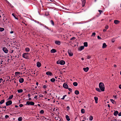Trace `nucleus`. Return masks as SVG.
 Masks as SVG:
<instances>
[{"label":"nucleus","mask_w":121,"mask_h":121,"mask_svg":"<svg viewBox=\"0 0 121 121\" xmlns=\"http://www.w3.org/2000/svg\"><path fill=\"white\" fill-rule=\"evenodd\" d=\"M94 99L95 100V102L96 103H98V98L97 97L95 96L94 97Z\"/></svg>","instance_id":"nucleus-19"},{"label":"nucleus","mask_w":121,"mask_h":121,"mask_svg":"<svg viewBox=\"0 0 121 121\" xmlns=\"http://www.w3.org/2000/svg\"><path fill=\"white\" fill-rule=\"evenodd\" d=\"M19 106L20 107H22L23 106V105L22 104H20L19 105Z\"/></svg>","instance_id":"nucleus-51"},{"label":"nucleus","mask_w":121,"mask_h":121,"mask_svg":"<svg viewBox=\"0 0 121 121\" xmlns=\"http://www.w3.org/2000/svg\"><path fill=\"white\" fill-rule=\"evenodd\" d=\"M4 99H3L0 102V104H3L4 102Z\"/></svg>","instance_id":"nucleus-33"},{"label":"nucleus","mask_w":121,"mask_h":121,"mask_svg":"<svg viewBox=\"0 0 121 121\" xmlns=\"http://www.w3.org/2000/svg\"><path fill=\"white\" fill-rule=\"evenodd\" d=\"M60 61L58 60L57 61L56 63L57 64H60Z\"/></svg>","instance_id":"nucleus-44"},{"label":"nucleus","mask_w":121,"mask_h":121,"mask_svg":"<svg viewBox=\"0 0 121 121\" xmlns=\"http://www.w3.org/2000/svg\"><path fill=\"white\" fill-rule=\"evenodd\" d=\"M34 98L36 99H37V96L36 95L34 97Z\"/></svg>","instance_id":"nucleus-56"},{"label":"nucleus","mask_w":121,"mask_h":121,"mask_svg":"<svg viewBox=\"0 0 121 121\" xmlns=\"http://www.w3.org/2000/svg\"><path fill=\"white\" fill-rule=\"evenodd\" d=\"M13 97V95H11L9 96V98H8L10 100Z\"/></svg>","instance_id":"nucleus-26"},{"label":"nucleus","mask_w":121,"mask_h":121,"mask_svg":"<svg viewBox=\"0 0 121 121\" xmlns=\"http://www.w3.org/2000/svg\"><path fill=\"white\" fill-rule=\"evenodd\" d=\"M84 48V47L83 46H81L80 48H78V50L79 51H81L83 50Z\"/></svg>","instance_id":"nucleus-11"},{"label":"nucleus","mask_w":121,"mask_h":121,"mask_svg":"<svg viewBox=\"0 0 121 121\" xmlns=\"http://www.w3.org/2000/svg\"><path fill=\"white\" fill-rule=\"evenodd\" d=\"M84 47H87L88 46L87 43L86 42H85L84 43Z\"/></svg>","instance_id":"nucleus-27"},{"label":"nucleus","mask_w":121,"mask_h":121,"mask_svg":"<svg viewBox=\"0 0 121 121\" xmlns=\"http://www.w3.org/2000/svg\"><path fill=\"white\" fill-rule=\"evenodd\" d=\"M12 15L14 17H15L16 16H15V14L14 13H13L12 14Z\"/></svg>","instance_id":"nucleus-57"},{"label":"nucleus","mask_w":121,"mask_h":121,"mask_svg":"<svg viewBox=\"0 0 121 121\" xmlns=\"http://www.w3.org/2000/svg\"><path fill=\"white\" fill-rule=\"evenodd\" d=\"M93 117L92 116H90L89 117V120L91 121H92L93 120Z\"/></svg>","instance_id":"nucleus-28"},{"label":"nucleus","mask_w":121,"mask_h":121,"mask_svg":"<svg viewBox=\"0 0 121 121\" xmlns=\"http://www.w3.org/2000/svg\"><path fill=\"white\" fill-rule=\"evenodd\" d=\"M40 113L41 114H43L44 113V111L43 110H41L40 111Z\"/></svg>","instance_id":"nucleus-39"},{"label":"nucleus","mask_w":121,"mask_h":121,"mask_svg":"<svg viewBox=\"0 0 121 121\" xmlns=\"http://www.w3.org/2000/svg\"><path fill=\"white\" fill-rule=\"evenodd\" d=\"M47 87L45 85H43V88L44 89L46 88H47Z\"/></svg>","instance_id":"nucleus-49"},{"label":"nucleus","mask_w":121,"mask_h":121,"mask_svg":"<svg viewBox=\"0 0 121 121\" xmlns=\"http://www.w3.org/2000/svg\"><path fill=\"white\" fill-rule=\"evenodd\" d=\"M73 85L74 86H76L78 85V83L76 82H74L73 83Z\"/></svg>","instance_id":"nucleus-23"},{"label":"nucleus","mask_w":121,"mask_h":121,"mask_svg":"<svg viewBox=\"0 0 121 121\" xmlns=\"http://www.w3.org/2000/svg\"><path fill=\"white\" fill-rule=\"evenodd\" d=\"M91 57L90 56H87V59H90L91 58Z\"/></svg>","instance_id":"nucleus-46"},{"label":"nucleus","mask_w":121,"mask_h":121,"mask_svg":"<svg viewBox=\"0 0 121 121\" xmlns=\"http://www.w3.org/2000/svg\"><path fill=\"white\" fill-rule=\"evenodd\" d=\"M99 88L101 91H104L105 87L103 83L102 82H100L99 84Z\"/></svg>","instance_id":"nucleus-1"},{"label":"nucleus","mask_w":121,"mask_h":121,"mask_svg":"<svg viewBox=\"0 0 121 121\" xmlns=\"http://www.w3.org/2000/svg\"><path fill=\"white\" fill-rule=\"evenodd\" d=\"M35 103L32 101H27L26 102V104L25 105H34Z\"/></svg>","instance_id":"nucleus-3"},{"label":"nucleus","mask_w":121,"mask_h":121,"mask_svg":"<svg viewBox=\"0 0 121 121\" xmlns=\"http://www.w3.org/2000/svg\"><path fill=\"white\" fill-rule=\"evenodd\" d=\"M46 74L47 75H49L51 76L52 75V73L50 71H48L46 72Z\"/></svg>","instance_id":"nucleus-18"},{"label":"nucleus","mask_w":121,"mask_h":121,"mask_svg":"<svg viewBox=\"0 0 121 121\" xmlns=\"http://www.w3.org/2000/svg\"><path fill=\"white\" fill-rule=\"evenodd\" d=\"M56 52V50L54 49H52L51 51L50 52L51 53H55Z\"/></svg>","instance_id":"nucleus-17"},{"label":"nucleus","mask_w":121,"mask_h":121,"mask_svg":"<svg viewBox=\"0 0 121 121\" xmlns=\"http://www.w3.org/2000/svg\"><path fill=\"white\" fill-rule=\"evenodd\" d=\"M89 68L88 67L84 68H83V70L85 72H87L89 70Z\"/></svg>","instance_id":"nucleus-10"},{"label":"nucleus","mask_w":121,"mask_h":121,"mask_svg":"<svg viewBox=\"0 0 121 121\" xmlns=\"http://www.w3.org/2000/svg\"><path fill=\"white\" fill-rule=\"evenodd\" d=\"M67 110V111L69 110V106H67L66 107Z\"/></svg>","instance_id":"nucleus-47"},{"label":"nucleus","mask_w":121,"mask_h":121,"mask_svg":"<svg viewBox=\"0 0 121 121\" xmlns=\"http://www.w3.org/2000/svg\"><path fill=\"white\" fill-rule=\"evenodd\" d=\"M66 96V95H64L63 97V98H61V99H64L65 97Z\"/></svg>","instance_id":"nucleus-41"},{"label":"nucleus","mask_w":121,"mask_h":121,"mask_svg":"<svg viewBox=\"0 0 121 121\" xmlns=\"http://www.w3.org/2000/svg\"><path fill=\"white\" fill-rule=\"evenodd\" d=\"M5 117L6 118H8L9 117V116L8 115H6L5 116Z\"/></svg>","instance_id":"nucleus-50"},{"label":"nucleus","mask_w":121,"mask_h":121,"mask_svg":"<svg viewBox=\"0 0 121 121\" xmlns=\"http://www.w3.org/2000/svg\"><path fill=\"white\" fill-rule=\"evenodd\" d=\"M44 27H45L47 29L49 30L48 27L46 26L45 25Z\"/></svg>","instance_id":"nucleus-54"},{"label":"nucleus","mask_w":121,"mask_h":121,"mask_svg":"<svg viewBox=\"0 0 121 121\" xmlns=\"http://www.w3.org/2000/svg\"><path fill=\"white\" fill-rule=\"evenodd\" d=\"M30 49L28 48H25V50L26 51V52H29L30 51Z\"/></svg>","instance_id":"nucleus-31"},{"label":"nucleus","mask_w":121,"mask_h":121,"mask_svg":"<svg viewBox=\"0 0 121 121\" xmlns=\"http://www.w3.org/2000/svg\"><path fill=\"white\" fill-rule=\"evenodd\" d=\"M120 22V21L117 20H115L114 21V23L116 24H118Z\"/></svg>","instance_id":"nucleus-14"},{"label":"nucleus","mask_w":121,"mask_h":121,"mask_svg":"<svg viewBox=\"0 0 121 121\" xmlns=\"http://www.w3.org/2000/svg\"><path fill=\"white\" fill-rule=\"evenodd\" d=\"M22 118L21 117H19L18 118V120L19 121H21L22 120Z\"/></svg>","instance_id":"nucleus-32"},{"label":"nucleus","mask_w":121,"mask_h":121,"mask_svg":"<svg viewBox=\"0 0 121 121\" xmlns=\"http://www.w3.org/2000/svg\"><path fill=\"white\" fill-rule=\"evenodd\" d=\"M96 90L98 91V92H101V90H100V89H99L98 88H96Z\"/></svg>","instance_id":"nucleus-30"},{"label":"nucleus","mask_w":121,"mask_h":121,"mask_svg":"<svg viewBox=\"0 0 121 121\" xmlns=\"http://www.w3.org/2000/svg\"><path fill=\"white\" fill-rule=\"evenodd\" d=\"M29 54V53H24L23 54L22 56L23 58L28 59L29 58L28 55Z\"/></svg>","instance_id":"nucleus-2"},{"label":"nucleus","mask_w":121,"mask_h":121,"mask_svg":"<svg viewBox=\"0 0 121 121\" xmlns=\"http://www.w3.org/2000/svg\"><path fill=\"white\" fill-rule=\"evenodd\" d=\"M2 50L5 53H7L8 52V50L5 47L3 48Z\"/></svg>","instance_id":"nucleus-5"},{"label":"nucleus","mask_w":121,"mask_h":121,"mask_svg":"<svg viewBox=\"0 0 121 121\" xmlns=\"http://www.w3.org/2000/svg\"><path fill=\"white\" fill-rule=\"evenodd\" d=\"M105 28L107 29H108V25H106L105 26Z\"/></svg>","instance_id":"nucleus-42"},{"label":"nucleus","mask_w":121,"mask_h":121,"mask_svg":"<svg viewBox=\"0 0 121 121\" xmlns=\"http://www.w3.org/2000/svg\"><path fill=\"white\" fill-rule=\"evenodd\" d=\"M31 98H29L28 99L29 100H31Z\"/></svg>","instance_id":"nucleus-63"},{"label":"nucleus","mask_w":121,"mask_h":121,"mask_svg":"<svg viewBox=\"0 0 121 121\" xmlns=\"http://www.w3.org/2000/svg\"><path fill=\"white\" fill-rule=\"evenodd\" d=\"M55 79L54 78H52L50 79V81L51 82H54L55 81Z\"/></svg>","instance_id":"nucleus-24"},{"label":"nucleus","mask_w":121,"mask_h":121,"mask_svg":"<svg viewBox=\"0 0 121 121\" xmlns=\"http://www.w3.org/2000/svg\"><path fill=\"white\" fill-rule=\"evenodd\" d=\"M55 43L56 44L59 45L60 44V42L59 41H56L55 42Z\"/></svg>","instance_id":"nucleus-13"},{"label":"nucleus","mask_w":121,"mask_h":121,"mask_svg":"<svg viewBox=\"0 0 121 121\" xmlns=\"http://www.w3.org/2000/svg\"><path fill=\"white\" fill-rule=\"evenodd\" d=\"M107 46V45L105 43H103V44L102 48H106Z\"/></svg>","instance_id":"nucleus-16"},{"label":"nucleus","mask_w":121,"mask_h":121,"mask_svg":"<svg viewBox=\"0 0 121 121\" xmlns=\"http://www.w3.org/2000/svg\"><path fill=\"white\" fill-rule=\"evenodd\" d=\"M76 38L75 37H73L70 39L71 40H73L75 39Z\"/></svg>","instance_id":"nucleus-37"},{"label":"nucleus","mask_w":121,"mask_h":121,"mask_svg":"<svg viewBox=\"0 0 121 121\" xmlns=\"http://www.w3.org/2000/svg\"><path fill=\"white\" fill-rule=\"evenodd\" d=\"M98 11L100 13V14H101V13H102L103 12L102 11L100 10H99Z\"/></svg>","instance_id":"nucleus-52"},{"label":"nucleus","mask_w":121,"mask_h":121,"mask_svg":"<svg viewBox=\"0 0 121 121\" xmlns=\"http://www.w3.org/2000/svg\"><path fill=\"white\" fill-rule=\"evenodd\" d=\"M12 103V101L11 100H10L7 101L6 103V106H8L11 105Z\"/></svg>","instance_id":"nucleus-4"},{"label":"nucleus","mask_w":121,"mask_h":121,"mask_svg":"<svg viewBox=\"0 0 121 121\" xmlns=\"http://www.w3.org/2000/svg\"><path fill=\"white\" fill-rule=\"evenodd\" d=\"M113 97H114L115 98V99L117 98V96H114V95H113Z\"/></svg>","instance_id":"nucleus-60"},{"label":"nucleus","mask_w":121,"mask_h":121,"mask_svg":"<svg viewBox=\"0 0 121 121\" xmlns=\"http://www.w3.org/2000/svg\"><path fill=\"white\" fill-rule=\"evenodd\" d=\"M118 113V112L117 111H116L114 113V115L115 116H117Z\"/></svg>","instance_id":"nucleus-21"},{"label":"nucleus","mask_w":121,"mask_h":121,"mask_svg":"<svg viewBox=\"0 0 121 121\" xmlns=\"http://www.w3.org/2000/svg\"><path fill=\"white\" fill-rule=\"evenodd\" d=\"M68 52L69 56H73V53L70 50H68Z\"/></svg>","instance_id":"nucleus-7"},{"label":"nucleus","mask_w":121,"mask_h":121,"mask_svg":"<svg viewBox=\"0 0 121 121\" xmlns=\"http://www.w3.org/2000/svg\"><path fill=\"white\" fill-rule=\"evenodd\" d=\"M20 73L18 72H16L15 73V74L16 75H18Z\"/></svg>","instance_id":"nucleus-38"},{"label":"nucleus","mask_w":121,"mask_h":121,"mask_svg":"<svg viewBox=\"0 0 121 121\" xmlns=\"http://www.w3.org/2000/svg\"><path fill=\"white\" fill-rule=\"evenodd\" d=\"M110 100H111V101L113 104H114V103L116 102H115V101H114L113 99H111Z\"/></svg>","instance_id":"nucleus-36"},{"label":"nucleus","mask_w":121,"mask_h":121,"mask_svg":"<svg viewBox=\"0 0 121 121\" xmlns=\"http://www.w3.org/2000/svg\"><path fill=\"white\" fill-rule=\"evenodd\" d=\"M65 117L66 120L68 121H69L70 120V118L69 117L68 115H66L65 116Z\"/></svg>","instance_id":"nucleus-20"},{"label":"nucleus","mask_w":121,"mask_h":121,"mask_svg":"<svg viewBox=\"0 0 121 121\" xmlns=\"http://www.w3.org/2000/svg\"><path fill=\"white\" fill-rule=\"evenodd\" d=\"M95 35V32H93L92 33V34L91 35V36H94Z\"/></svg>","instance_id":"nucleus-40"},{"label":"nucleus","mask_w":121,"mask_h":121,"mask_svg":"<svg viewBox=\"0 0 121 121\" xmlns=\"http://www.w3.org/2000/svg\"><path fill=\"white\" fill-rule=\"evenodd\" d=\"M75 94L77 95L79 93V91L78 90H76L74 92Z\"/></svg>","instance_id":"nucleus-25"},{"label":"nucleus","mask_w":121,"mask_h":121,"mask_svg":"<svg viewBox=\"0 0 121 121\" xmlns=\"http://www.w3.org/2000/svg\"><path fill=\"white\" fill-rule=\"evenodd\" d=\"M118 115L119 116H121V112L118 114Z\"/></svg>","instance_id":"nucleus-55"},{"label":"nucleus","mask_w":121,"mask_h":121,"mask_svg":"<svg viewBox=\"0 0 121 121\" xmlns=\"http://www.w3.org/2000/svg\"><path fill=\"white\" fill-rule=\"evenodd\" d=\"M50 22H51V24H52V25L53 26L54 25V23L52 20H51L50 21Z\"/></svg>","instance_id":"nucleus-34"},{"label":"nucleus","mask_w":121,"mask_h":121,"mask_svg":"<svg viewBox=\"0 0 121 121\" xmlns=\"http://www.w3.org/2000/svg\"><path fill=\"white\" fill-rule=\"evenodd\" d=\"M68 90H69V91H70L71 92H72V89L71 88H68Z\"/></svg>","instance_id":"nucleus-43"},{"label":"nucleus","mask_w":121,"mask_h":121,"mask_svg":"<svg viewBox=\"0 0 121 121\" xmlns=\"http://www.w3.org/2000/svg\"><path fill=\"white\" fill-rule=\"evenodd\" d=\"M17 91L18 93H20L22 92L23 91L22 89H20L17 90Z\"/></svg>","instance_id":"nucleus-22"},{"label":"nucleus","mask_w":121,"mask_h":121,"mask_svg":"<svg viewBox=\"0 0 121 121\" xmlns=\"http://www.w3.org/2000/svg\"><path fill=\"white\" fill-rule=\"evenodd\" d=\"M4 30V28H0V31H2Z\"/></svg>","instance_id":"nucleus-35"},{"label":"nucleus","mask_w":121,"mask_h":121,"mask_svg":"<svg viewBox=\"0 0 121 121\" xmlns=\"http://www.w3.org/2000/svg\"><path fill=\"white\" fill-rule=\"evenodd\" d=\"M82 1V6L83 7L84 6L86 3V0H81Z\"/></svg>","instance_id":"nucleus-8"},{"label":"nucleus","mask_w":121,"mask_h":121,"mask_svg":"<svg viewBox=\"0 0 121 121\" xmlns=\"http://www.w3.org/2000/svg\"><path fill=\"white\" fill-rule=\"evenodd\" d=\"M20 83H23L24 81V79L23 78H20L19 80Z\"/></svg>","instance_id":"nucleus-9"},{"label":"nucleus","mask_w":121,"mask_h":121,"mask_svg":"<svg viewBox=\"0 0 121 121\" xmlns=\"http://www.w3.org/2000/svg\"><path fill=\"white\" fill-rule=\"evenodd\" d=\"M106 31V29H104L103 30V31L104 32H105Z\"/></svg>","instance_id":"nucleus-61"},{"label":"nucleus","mask_w":121,"mask_h":121,"mask_svg":"<svg viewBox=\"0 0 121 121\" xmlns=\"http://www.w3.org/2000/svg\"><path fill=\"white\" fill-rule=\"evenodd\" d=\"M97 38L99 39H101V37L99 35L97 36Z\"/></svg>","instance_id":"nucleus-45"},{"label":"nucleus","mask_w":121,"mask_h":121,"mask_svg":"<svg viewBox=\"0 0 121 121\" xmlns=\"http://www.w3.org/2000/svg\"><path fill=\"white\" fill-rule=\"evenodd\" d=\"M63 86L64 88L66 89H68V85L66 83H64Z\"/></svg>","instance_id":"nucleus-6"},{"label":"nucleus","mask_w":121,"mask_h":121,"mask_svg":"<svg viewBox=\"0 0 121 121\" xmlns=\"http://www.w3.org/2000/svg\"><path fill=\"white\" fill-rule=\"evenodd\" d=\"M13 33V31H11L10 32V33H11V34H12V33Z\"/></svg>","instance_id":"nucleus-62"},{"label":"nucleus","mask_w":121,"mask_h":121,"mask_svg":"<svg viewBox=\"0 0 121 121\" xmlns=\"http://www.w3.org/2000/svg\"><path fill=\"white\" fill-rule=\"evenodd\" d=\"M41 66V63L39 62H38L37 63V66L38 67H39Z\"/></svg>","instance_id":"nucleus-12"},{"label":"nucleus","mask_w":121,"mask_h":121,"mask_svg":"<svg viewBox=\"0 0 121 121\" xmlns=\"http://www.w3.org/2000/svg\"><path fill=\"white\" fill-rule=\"evenodd\" d=\"M30 95L29 94H28V96L29 97H30Z\"/></svg>","instance_id":"nucleus-59"},{"label":"nucleus","mask_w":121,"mask_h":121,"mask_svg":"<svg viewBox=\"0 0 121 121\" xmlns=\"http://www.w3.org/2000/svg\"><path fill=\"white\" fill-rule=\"evenodd\" d=\"M115 41V40L113 39H112V43H114Z\"/></svg>","instance_id":"nucleus-53"},{"label":"nucleus","mask_w":121,"mask_h":121,"mask_svg":"<svg viewBox=\"0 0 121 121\" xmlns=\"http://www.w3.org/2000/svg\"><path fill=\"white\" fill-rule=\"evenodd\" d=\"M119 88H120V89H121V84L119 85Z\"/></svg>","instance_id":"nucleus-58"},{"label":"nucleus","mask_w":121,"mask_h":121,"mask_svg":"<svg viewBox=\"0 0 121 121\" xmlns=\"http://www.w3.org/2000/svg\"><path fill=\"white\" fill-rule=\"evenodd\" d=\"M13 51V50H10V51H9V52H10V53H12Z\"/></svg>","instance_id":"nucleus-48"},{"label":"nucleus","mask_w":121,"mask_h":121,"mask_svg":"<svg viewBox=\"0 0 121 121\" xmlns=\"http://www.w3.org/2000/svg\"><path fill=\"white\" fill-rule=\"evenodd\" d=\"M81 112L82 113H84L85 112V110L83 109H82L81 110Z\"/></svg>","instance_id":"nucleus-29"},{"label":"nucleus","mask_w":121,"mask_h":121,"mask_svg":"<svg viewBox=\"0 0 121 121\" xmlns=\"http://www.w3.org/2000/svg\"><path fill=\"white\" fill-rule=\"evenodd\" d=\"M39 84H38V82H36V85H38Z\"/></svg>","instance_id":"nucleus-64"},{"label":"nucleus","mask_w":121,"mask_h":121,"mask_svg":"<svg viewBox=\"0 0 121 121\" xmlns=\"http://www.w3.org/2000/svg\"><path fill=\"white\" fill-rule=\"evenodd\" d=\"M65 63L64 61L62 60L60 61V64L61 65H64Z\"/></svg>","instance_id":"nucleus-15"}]
</instances>
